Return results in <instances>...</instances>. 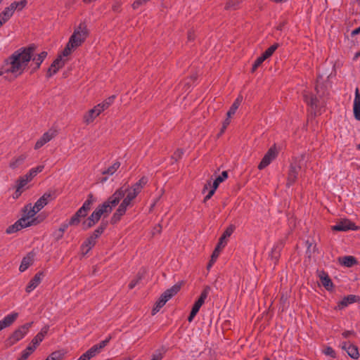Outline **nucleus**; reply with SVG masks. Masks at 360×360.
I'll list each match as a JSON object with an SVG mask.
<instances>
[{
  "mask_svg": "<svg viewBox=\"0 0 360 360\" xmlns=\"http://www.w3.org/2000/svg\"><path fill=\"white\" fill-rule=\"evenodd\" d=\"M35 46L30 45L27 47H22L14 51L7 59L5 60L6 65H10L6 70V72H12L15 76L22 75L28 65L30 61L32 60L34 66L31 70V74L37 70L48 53L46 51H42L39 54L34 55Z\"/></svg>",
  "mask_w": 360,
  "mask_h": 360,
  "instance_id": "1",
  "label": "nucleus"
},
{
  "mask_svg": "<svg viewBox=\"0 0 360 360\" xmlns=\"http://www.w3.org/2000/svg\"><path fill=\"white\" fill-rule=\"evenodd\" d=\"M126 190L118 188L105 202L99 205L91 214L82 222L84 230H87L96 225L101 217L108 216L116 207L124 195Z\"/></svg>",
  "mask_w": 360,
  "mask_h": 360,
  "instance_id": "2",
  "label": "nucleus"
},
{
  "mask_svg": "<svg viewBox=\"0 0 360 360\" xmlns=\"http://www.w3.org/2000/svg\"><path fill=\"white\" fill-rule=\"evenodd\" d=\"M89 34V31L84 24H79L77 26L69 40L70 44H75L77 47L80 46L86 40Z\"/></svg>",
  "mask_w": 360,
  "mask_h": 360,
  "instance_id": "3",
  "label": "nucleus"
},
{
  "mask_svg": "<svg viewBox=\"0 0 360 360\" xmlns=\"http://www.w3.org/2000/svg\"><path fill=\"white\" fill-rule=\"evenodd\" d=\"M210 291V287L207 285L204 288L202 291L200 293V297L195 302L194 304L193 305V307L191 309V311L190 312V314L188 317V321L192 322L194 317L196 316L198 312L199 311L200 307L204 304L205 300L207 299L208 294Z\"/></svg>",
  "mask_w": 360,
  "mask_h": 360,
  "instance_id": "4",
  "label": "nucleus"
},
{
  "mask_svg": "<svg viewBox=\"0 0 360 360\" xmlns=\"http://www.w3.org/2000/svg\"><path fill=\"white\" fill-rule=\"evenodd\" d=\"M33 322L26 323L16 329L7 339L8 344L13 345L19 340H22L28 333L29 329L32 326Z\"/></svg>",
  "mask_w": 360,
  "mask_h": 360,
  "instance_id": "5",
  "label": "nucleus"
},
{
  "mask_svg": "<svg viewBox=\"0 0 360 360\" xmlns=\"http://www.w3.org/2000/svg\"><path fill=\"white\" fill-rule=\"evenodd\" d=\"M94 202L95 198L94 195L90 193L87 195V199L84 202L82 206L74 214L75 218L74 219V221H76V220L77 221L78 219L81 221V219L86 217Z\"/></svg>",
  "mask_w": 360,
  "mask_h": 360,
  "instance_id": "6",
  "label": "nucleus"
},
{
  "mask_svg": "<svg viewBox=\"0 0 360 360\" xmlns=\"http://www.w3.org/2000/svg\"><path fill=\"white\" fill-rule=\"evenodd\" d=\"M333 231H359L360 227L348 219H342L331 227Z\"/></svg>",
  "mask_w": 360,
  "mask_h": 360,
  "instance_id": "7",
  "label": "nucleus"
},
{
  "mask_svg": "<svg viewBox=\"0 0 360 360\" xmlns=\"http://www.w3.org/2000/svg\"><path fill=\"white\" fill-rule=\"evenodd\" d=\"M277 156V152L275 146L271 147L262 159L258 165V169L262 170L266 167Z\"/></svg>",
  "mask_w": 360,
  "mask_h": 360,
  "instance_id": "8",
  "label": "nucleus"
},
{
  "mask_svg": "<svg viewBox=\"0 0 360 360\" xmlns=\"http://www.w3.org/2000/svg\"><path fill=\"white\" fill-rule=\"evenodd\" d=\"M56 198V191H49V192L44 193V195L37 200L34 204L35 207H37V210L40 211L49 203V201L54 200Z\"/></svg>",
  "mask_w": 360,
  "mask_h": 360,
  "instance_id": "9",
  "label": "nucleus"
},
{
  "mask_svg": "<svg viewBox=\"0 0 360 360\" xmlns=\"http://www.w3.org/2000/svg\"><path fill=\"white\" fill-rule=\"evenodd\" d=\"M65 60L62 58V55H58L48 69L46 72V77H52L65 65Z\"/></svg>",
  "mask_w": 360,
  "mask_h": 360,
  "instance_id": "10",
  "label": "nucleus"
},
{
  "mask_svg": "<svg viewBox=\"0 0 360 360\" xmlns=\"http://www.w3.org/2000/svg\"><path fill=\"white\" fill-rule=\"evenodd\" d=\"M300 169L301 167L300 165L293 163L290 164L286 184L288 187L291 186L296 181Z\"/></svg>",
  "mask_w": 360,
  "mask_h": 360,
  "instance_id": "11",
  "label": "nucleus"
},
{
  "mask_svg": "<svg viewBox=\"0 0 360 360\" xmlns=\"http://www.w3.org/2000/svg\"><path fill=\"white\" fill-rule=\"evenodd\" d=\"M57 134V131L53 129H49L48 131L45 132L41 138L36 142L34 145V149L37 150L41 148L46 143L50 141L53 138H54Z\"/></svg>",
  "mask_w": 360,
  "mask_h": 360,
  "instance_id": "12",
  "label": "nucleus"
},
{
  "mask_svg": "<svg viewBox=\"0 0 360 360\" xmlns=\"http://www.w3.org/2000/svg\"><path fill=\"white\" fill-rule=\"evenodd\" d=\"M120 188H124L126 190L124 195L122 198L123 200L120 205L127 208L131 205V201L135 199L139 194H137L135 191H133V189H131L129 187L122 186Z\"/></svg>",
  "mask_w": 360,
  "mask_h": 360,
  "instance_id": "13",
  "label": "nucleus"
},
{
  "mask_svg": "<svg viewBox=\"0 0 360 360\" xmlns=\"http://www.w3.org/2000/svg\"><path fill=\"white\" fill-rule=\"evenodd\" d=\"M285 240H279L277 241L274 247L271 249V251L270 252V257L272 260L274 261V263L276 264L281 256V251L284 247Z\"/></svg>",
  "mask_w": 360,
  "mask_h": 360,
  "instance_id": "14",
  "label": "nucleus"
},
{
  "mask_svg": "<svg viewBox=\"0 0 360 360\" xmlns=\"http://www.w3.org/2000/svg\"><path fill=\"white\" fill-rule=\"evenodd\" d=\"M342 349L345 350L347 354L354 359L359 357V353L357 346L350 344L348 342H342Z\"/></svg>",
  "mask_w": 360,
  "mask_h": 360,
  "instance_id": "15",
  "label": "nucleus"
},
{
  "mask_svg": "<svg viewBox=\"0 0 360 360\" xmlns=\"http://www.w3.org/2000/svg\"><path fill=\"white\" fill-rule=\"evenodd\" d=\"M360 300V297L355 295H349L342 298L341 301L338 303L336 309H342L347 307L349 304L357 302Z\"/></svg>",
  "mask_w": 360,
  "mask_h": 360,
  "instance_id": "16",
  "label": "nucleus"
},
{
  "mask_svg": "<svg viewBox=\"0 0 360 360\" xmlns=\"http://www.w3.org/2000/svg\"><path fill=\"white\" fill-rule=\"evenodd\" d=\"M235 229L236 227L234 225H229L219 238V242L217 245L224 248L227 244L228 238H229L231 236Z\"/></svg>",
  "mask_w": 360,
  "mask_h": 360,
  "instance_id": "17",
  "label": "nucleus"
},
{
  "mask_svg": "<svg viewBox=\"0 0 360 360\" xmlns=\"http://www.w3.org/2000/svg\"><path fill=\"white\" fill-rule=\"evenodd\" d=\"M18 317V313L12 312L6 315L0 321V331L6 328L11 326Z\"/></svg>",
  "mask_w": 360,
  "mask_h": 360,
  "instance_id": "18",
  "label": "nucleus"
},
{
  "mask_svg": "<svg viewBox=\"0 0 360 360\" xmlns=\"http://www.w3.org/2000/svg\"><path fill=\"white\" fill-rule=\"evenodd\" d=\"M43 276L42 272L37 273L27 284L25 289L26 292L30 293L35 289L41 283Z\"/></svg>",
  "mask_w": 360,
  "mask_h": 360,
  "instance_id": "19",
  "label": "nucleus"
},
{
  "mask_svg": "<svg viewBox=\"0 0 360 360\" xmlns=\"http://www.w3.org/2000/svg\"><path fill=\"white\" fill-rule=\"evenodd\" d=\"M339 264L345 267H352L358 264L356 258L354 256L348 255L338 258Z\"/></svg>",
  "mask_w": 360,
  "mask_h": 360,
  "instance_id": "20",
  "label": "nucleus"
},
{
  "mask_svg": "<svg viewBox=\"0 0 360 360\" xmlns=\"http://www.w3.org/2000/svg\"><path fill=\"white\" fill-rule=\"evenodd\" d=\"M319 278L321 280V283L322 285L327 290H331L333 288V283L332 282V280L329 277L328 274L325 272L324 271H322L319 273Z\"/></svg>",
  "mask_w": 360,
  "mask_h": 360,
  "instance_id": "21",
  "label": "nucleus"
},
{
  "mask_svg": "<svg viewBox=\"0 0 360 360\" xmlns=\"http://www.w3.org/2000/svg\"><path fill=\"white\" fill-rule=\"evenodd\" d=\"M127 209V208L120 204L118 208L110 219V223L112 224H117L121 219V217L126 213Z\"/></svg>",
  "mask_w": 360,
  "mask_h": 360,
  "instance_id": "22",
  "label": "nucleus"
},
{
  "mask_svg": "<svg viewBox=\"0 0 360 360\" xmlns=\"http://www.w3.org/2000/svg\"><path fill=\"white\" fill-rule=\"evenodd\" d=\"M96 238H94L91 235L89 236L82 243L81 248L84 251V248L86 251L84 254H86L90 250H91L96 243Z\"/></svg>",
  "mask_w": 360,
  "mask_h": 360,
  "instance_id": "23",
  "label": "nucleus"
},
{
  "mask_svg": "<svg viewBox=\"0 0 360 360\" xmlns=\"http://www.w3.org/2000/svg\"><path fill=\"white\" fill-rule=\"evenodd\" d=\"M27 158L25 154H22L16 158H14L9 163V167L12 169H15L20 167Z\"/></svg>",
  "mask_w": 360,
  "mask_h": 360,
  "instance_id": "24",
  "label": "nucleus"
},
{
  "mask_svg": "<svg viewBox=\"0 0 360 360\" xmlns=\"http://www.w3.org/2000/svg\"><path fill=\"white\" fill-rule=\"evenodd\" d=\"M15 10L11 4L0 13V22H5L13 15Z\"/></svg>",
  "mask_w": 360,
  "mask_h": 360,
  "instance_id": "25",
  "label": "nucleus"
},
{
  "mask_svg": "<svg viewBox=\"0 0 360 360\" xmlns=\"http://www.w3.org/2000/svg\"><path fill=\"white\" fill-rule=\"evenodd\" d=\"M33 260L34 256L30 253L23 257L19 267V271L20 272L25 271L33 263Z\"/></svg>",
  "mask_w": 360,
  "mask_h": 360,
  "instance_id": "26",
  "label": "nucleus"
},
{
  "mask_svg": "<svg viewBox=\"0 0 360 360\" xmlns=\"http://www.w3.org/2000/svg\"><path fill=\"white\" fill-rule=\"evenodd\" d=\"M181 283H178L174 285L170 288L166 290L163 294L166 295L168 300H170L173 296L176 295L178 292L181 290Z\"/></svg>",
  "mask_w": 360,
  "mask_h": 360,
  "instance_id": "27",
  "label": "nucleus"
},
{
  "mask_svg": "<svg viewBox=\"0 0 360 360\" xmlns=\"http://www.w3.org/2000/svg\"><path fill=\"white\" fill-rule=\"evenodd\" d=\"M169 300L167 298L166 295L163 293L160 295L159 300L156 302L155 306L153 307L152 310V314L155 315L157 312L160 311V309L166 304V302Z\"/></svg>",
  "mask_w": 360,
  "mask_h": 360,
  "instance_id": "28",
  "label": "nucleus"
},
{
  "mask_svg": "<svg viewBox=\"0 0 360 360\" xmlns=\"http://www.w3.org/2000/svg\"><path fill=\"white\" fill-rule=\"evenodd\" d=\"M304 98L307 104L311 106V108L316 109L318 108L319 100L316 96L306 94L304 96Z\"/></svg>",
  "mask_w": 360,
  "mask_h": 360,
  "instance_id": "29",
  "label": "nucleus"
},
{
  "mask_svg": "<svg viewBox=\"0 0 360 360\" xmlns=\"http://www.w3.org/2000/svg\"><path fill=\"white\" fill-rule=\"evenodd\" d=\"M243 101V97L241 96H239L233 103L231 106L230 107L229 110H228L226 115L229 117H231L233 115H234L240 106L241 102Z\"/></svg>",
  "mask_w": 360,
  "mask_h": 360,
  "instance_id": "30",
  "label": "nucleus"
},
{
  "mask_svg": "<svg viewBox=\"0 0 360 360\" xmlns=\"http://www.w3.org/2000/svg\"><path fill=\"white\" fill-rule=\"evenodd\" d=\"M38 212L39 211L37 210L35 205L32 206V204L27 205L23 209L24 216L27 217L28 219L34 217Z\"/></svg>",
  "mask_w": 360,
  "mask_h": 360,
  "instance_id": "31",
  "label": "nucleus"
},
{
  "mask_svg": "<svg viewBox=\"0 0 360 360\" xmlns=\"http://www.w3.org/2000/svg\"><path fill=\"white\" fill-rule=\"evenodd\" d=\"M17 221L20 222V225L22 226V228H26L32 225H35L37 223L39 222V221H37V218H34L32 220H30L27 217H25L23 215L22 217L19 219Z\"/></svg>",
  "mask_w": 360,
  "mask_h": 360,
  "instance_id": "32",
  "label": "nucleus"
},
{
  "mask_svg": "<svg viewBox=\"0 0 360 360\" xmlns=\"http://www.w3.org/2000/svg\"><path fill=\"white\" fill-rule=\"evenodd\" d=\"M354 116L356 120L360 121V99L359 96H355L353 104Z\"/></svg>",
  "mask_w": 360,
  "mask_h": 360,
  "instance_id": "33",
  "label": "nucleus"
},
{
  "mask_svg": "<svg viewBox=\"0 0 360 360\" xmlns=\"http://www.w3.org/2000/svg\"><path fill=\"white\" fill-rule=\"evenodd\" d=\"M74 219L75 218V214L72 215V217L70 219L69 221L68 222H64L63 223L60 227H59V230L61 231L63 233L64 232L67 230V229L70 226H77L80 223V221L79 219H77V221L76 220V221H74Z\"/></svg>",
  "mask_w": 360,
  "mask_h": 360,
  "instance_id": "34",
  "label": "nucleus"
},
{
  "mask_svg": "<svg viewBox=\"0 0 360 360\" xmlns=\"http://www.w3.org/2000/svg\"><path fill=\"white\" fill-rule=\"evenodd\" d=\"M98 115H97L96 112L95 111V110L94 109V108L91 110H89L84 115V122L86 124H89L91 122H93V121L98 117Z\"/></svg>",
  "mask_w": 360,
  "mask_h": 360,
  "instance_id": "35",
  "label": "nucleus"
},
{
  "mask_svg": "<svg viewBox=\"0 0 360 360\" xmlns=\"http://www.w3.org/2000/svg\"><path fill=\"white\" fill-rule=\"evenodd\" d=\"M167 352V349L165 347L156 349L151 356L150 360H162Z\"/></svg>",
  "mask_w": 360,
  "mask_h": 360,
  "instance_id": "36",
  "label": "nucleus"
},
{
  "mask_svg": "<svg viewBox=\"0 0 360 360\" xmlns=\"http://www.w3.org/2000/svg\"><path fill=\"white\" fill-rule=\"evenodd\" d=\"M107 226H108V222L101 221L100 225L92 233L91 236H94V238L98 239L100 237V236L106 229Z\"/></svg>",
  "mask_w": 360,
  "mask_h": 360,
  "instance_id": "37",
  "label": "nucleus"
},
{
  "mask_svg": "<svg viewBox=\"0 0 360 360\" xmlns=\"http://www.w3.org/2000/svg\"><path fill=\"white\" fill-rule=\"evenodd\" d=\"M240 0H229L226 3V5L224 6V9L227 11H234L240 7Z\"/></svg>",
  "mask_w": 360,
  "mask_h": 360,
  "instance_id": "38",
  "label": "nucleus"
},
{
  "mask_svg": "<svg viewBox=\"0 0 360 360\" xmlns=\"http://www.w3.org/2000/svg\"><path fill=\"white\" fill-rule=\"evenodd\" d=\"M120 162L116 161L111 166L102 172V174L112 175L120 167Z\"/></svg>",
  "mask_w": 360,
  "mask_h": 360,
  "instance_id": "39",
  "label": "nucleus"
},
{
  "mask_svg": "<svg viewBox=\"0 0 360 360\" xmlns=\"http://www.w3.org/2000/svg\"><path fill=\"white\" fill-rule=\"evenodd\" d=\"M22 229V226L20 225V222L16 221L13 224L9 226L6 229V233L7 234H11L21 230Z\"/></svg>",
  "mask_w": 360,
  "mask_h": 360,
  "instance_id": "40",
  "label": "nucleus"
},
{
  "mask_svg": "<svg viewBox=\"0 0 360 360\" xmlns=\"http://www.w3.org/2000/svg\"><path fill=\"white\" fill-rule=\"evenodd\" d=\"M44 168V166L43 165H39L36 167L32 168L28 173H27L25 175L32 180L38 173L43 171Z\"/></svg>",
  "mask_w": 360,
  "mask_h": 360,
  "instance_id": "41",
  "label": "nucleus"
},
{
  "mask_svg": "<svg viewBox=\"0 0 360 360\" xmlns=\"http://www.w3.org/2000/svg\"><path fill=\"white\" fill-rule=\"evenodd\" d=\"M228 178V172L226 171H224L221 172V175L218 176L212 183V185L214 187L218 188L219 185L225 181Z\"/></svg>",
  "mask_w": 360,
  "mask_h": 360,
  "instance_id": "42",
  "label": "nucleus"
},
{
  "mask_svg": "<svg viewBox=\"0 0 360 360\" xmlns=\"http://www.w3.org/2000/svg\"><path fill=\"white\" fill-rule=\"evenodd\" d=\"M64 354L60 351L52 352L45 360H63Z\"/></svg>",
  "mask_w": 360,
  "mask_h": 360,
  "instance_id": "43",
  "label": "nucleus"
},
{
  "mask_svg": "<svg viewBox=\"0 0 360 360\" xmlns=\"http://www.w3.org/2000/svg\"><path fill=\"white\" fill-rule=\"evenodd\" d=\"M115 98V96H111L101 103H98L100 106H102V109L103 108V111L108 109L113 103Z\"/></svg>",
  "mask_w": 360,
  "mask_h": 360,
  "instance_id": "44",
  "label": "nucleus"
},
{
  "mask_svg": "<svg viewBox=\"0 0 360 360\" xmlns=\"http://www.w3.org/2000/svg\"><path fill=\"white\" fill-rule=\"evenodd\" d=\"M142 278H143V274H141L140 272H139L137 274V275L136 276V277L134 279H132L131 281V282L129 283V285H128L129 288L131 290L134 288H135L139 283V282L142 280Z\"/></svg>",
  "mask_w": 360,
  "mask_h": 360,
  "instance_id": "45",
  "label": "nucleus"
},
{
  "mask_svg": "<svg viewBox=\"0 0 360 360\" xmlns=\"http://www.w3.org/2000/svg\"><path fill=\"white\" fill-rule=\"evenodd\" d=\"M278 44L276 43L271 45L270 47H269L262 55L265 56V58L267 59L273 55V53L278 49Z\"/></svg>",
  "mask_w": 360,
  "mask_h": 360,
  "instance_id": "46",
  "label": "nucleus"
},
{
  "mask_svg": "<svg viewBox=\"0 0 360 360\" xmlns=\"http://www.w3.org/2000/svg\"><path fill=\"white\" fill-rule=\"evenodd\" d=\"M77 47L75 46V44H72V46L70 44V40L68 41V44H66L65 49L62 51V53L60 55H62V58L63 56H68L72 51L75 49H77Z\"/></svg>",
  "mask_w": 360,
  "mask_h": 360,
  "instance_id": "47",
  "label": "nucleus"
},
{
  "mask_svg": "<svg viewBox=\"0 0 360 360\" xmlns=\"http://www.w3.org/2000/svg\"><path fill=\"white\" fill-rule=\"evenodd\" d=\"M27 4V0H20L19 1H14L11 4L13 6L14 10L21 11Z\"/></svg>",
  "mask_w": 360,
  "mask_h": 360,
  "instance_id": "48",
  "label": "nucleus"
},
{
  "mask_svg": "<svg viewBox=\"0 0 360 360\" xmlns=\"http://www.w3.org/2000/svg\"><path fill=\"white\" fill-rule=\"evenodd\" d=\"M31 180L26 175H25L23 176H20L18 179V180L17 181V186H16V187L22 189Z\"/></svg>",
  "mask_w": 360,
  "mask_h": 360,
  "instance_id": "49",
  "label": "nucleus"
},
{
  "mask_svg": "<svg viewBox=\"0 0 360 360\" xmlns=\"http://www.w3.org/2000/svg\"><path fill=\"white\" fill-rule=\"evenodd\" d=\"M266 60L265 56L263 55H261L259 57H258L255 61L254 62L252 67V72H255L262 64V63Z\"/></svg>",
  "mask_w": 360,
  "mask_h": 360,
  "instance_id": "50",
  "label": "nucleus"
},
{
  "mask_svg": "<svg viewBox=\"0 0 360 360\" xmlns=\"http://www.w3.org/2000/svg\"><path fill=\"white\" fill-rule=\"evenodd\" d=\"M323 353L326 356H328L333 359L336 358L337 356L335 351L330 346L326 347L325 349L323 350Z\"/></svg>",
  "mask_w": 360,
  "mask_h": 360,
  "instance_id": "51",
  "label": "nucleus"
},
{
  "mask_svg": "<svg viewBox=\"0 0 360 360\" xmlns=\"http://www.w3.org/2000/svg\"><path fill=\"white\" fill-rule=\"evenodd\" d=\"M150 0H136L133 4L132 8L134 10H138L145 6Z\"/></svg>",
  "mask_w": 360,
  "mask_h": 360,
  "instance_id": "52",
  "label": "nucleus"
},
{
  "mask_svg": "<svg viewBox=\"0 0 360 360\" xmlns=\"http://www.w3.org/2000/svg\"><path fill=\"white\" fill-rule=\"evenodd\" d=\"M112 339V336L109 335L104 340H102L98 344L95 345L97 348L101 352V350L106 347Z\"/></svg>",
  "mask_w": 360,
  "mask_h": 360,
  "instance_id": "53",
  "label": "nucleus"
},
{
  "mask_svg": "<svg viewBox=\"0 0 360 360\" xmlns=\"http://www.w3.org/2000/svg\"><path fill=\"white\" fill-rule=\"evenodd\" d=\"M101 351L97 348V346H95V345L86 352L91 359L98 354Z\"/></svg>",
  "mask_w": 360,
  "mask_h": 360,
  "instance_id": "54",
  "label": "nucleus"
},
{
  "mask_svg": "<svg viewBox=\"0 0 360 360\" xmlns=\"http://www.w3.org/2000/svg\"><path fill=\"white\" fill-rule=\"evenodd\" d=\"M184 154V150L183 149H177L172 156V159H174L175 161H177L178 160L181 159L182 155Z\"/></svg>",
  "mask_w": 360,
  "mask_h": 360,
  "instance_id": "55",
  "label": "nucleus"
},
{
  "mask_svg": "<svg viewBox=\"0 0 360 360\" xmlns=\"http://www.w3.org/2000/svg\"><path fill=\"white\" fill-rule=\"evenodd\" d=\"M222 248L217 245L212 254V260H217V259L218 258L219 255V253L221 250Z\"/></svg>",
  "mask_w": 360,
  "mask_h": 360,
  "instance_id": "56",
  "label": "nucleus"
},
{
  "mask_svg": "<svg viewBox=\"0 0 360 360\" xmlns=\"http://www.w3.org/2000/svg\"><path fill=\"white\" fill-rule=\"evenodd\" d=\"M44 340V338L41 337V334L37 333V335L32 339L31 344L39 345Z\"/></svg>",
  "mask_w": 360,
  "mask_h": 360,
  "instance_id": "57",
  "label": "nucleus"
},
{
  "mask_svg": "<svg viewBox=\"0 0 360 360\" xmlns=\"http://www.w3.org/2000/svg\"><path fill=\"white\" fill-rule=\"evenodd\" d=\"M63 234L64 233L61 231L57 229L53 232L52 236L56 240H59L63 238Z\"/></svg>",
  "mask_w": 360,
  "mask_h": 360,
  "instance_id": "58",
  "label": "nucleus"
},
{
  "mask_svg": "<svg viewBox=\"0 0 360 360\" xmlns=\"http://www.w3.org/2000/svg\"><path fill=\"white\" fill-rule=\"evenodd\" d=\"M130 188L133 189L134 191H135L137 194H139L141 193L143 188L141 187V186L138 184V183L136 182Z\"/></svg>",
  "mask_w": 360,
  "mask_h": 360,
  "instance_id": "59",
  "label": "nucleus"
},
{
  "mask_svg": "<svg viewBox=\"0 0 360 360\" xmlns=\"http://www.w3.org/2000/svg\"><path fill=\"white\" fill-rule=\"evenodd\" d=\"M49 330V326L46 325V326H44L41 329L40 332L38 333L41 334V337L44 338V337L47 334Z\"/></svg>",
  "mask_w": 360,
  "mask_h": 360,
  "instance_id": "60",
  "label": "nucleus"
},
{
  "mask_svg": "<svg viewBox=\"0 0 360 360\" xmlns=\"http://www.w3.org/2000/svg\"><path fill=\"white\" fill-rule=\"evenodd\" d=\"M355 332L354 330H345L342 333V335L344 338H348L351 335H354Z\"/></svg>",
  "mask_w": 360,
  "mask_h": 360,
  "instance_id": "61",
  "label": "nucleus"
},
{
  "mask_svg": "<svg viewBox=\"0 0 360 360\" xmlns=\"http://www.w3.org/2000/svg\"><path fill=\"white\" fill-rule=\"evenodd\" d=\"M30 354L28 353V351H25V349L22 352V354L20 357L18 358V360H27L28 357L30 356Z\"/></svg>",
  "mask_w": 360,
  "mask_h": 360,
  "instance_id": "62",
  "label": "nucleus"
},
{
  "mask_svg": "<svg viewBox=\"0 0 360 360\" xmlns=\"http://www.w3.org/2000/svg\"><path fill=\"white\" fill-rule=\"evenodd\" d=\"M37 347V345L30 344L25 350L28 351V353L31 354L36 349Z\"/></svg>",
  "mask_w": 360,
  "mask_h": 360,
  "instance_id": "63",
  "label": "nucleus"
},
{
  "mask_svg": "<svg viewBox=\"0 0 360 360\" xmlns=\"http://www.w3.org/2000/svg\"><path fill=\"white\" fill-rule=\"evenodd\" d=\"M22 193V189L16 187V190L13 195V198H16V199L18 198L21 195Z\"/></svg>",
  "mask_w": 360,
  "mask_h": 360,
  "instance_id": "64",
  "label": "nucleus"
}]
</instances>
